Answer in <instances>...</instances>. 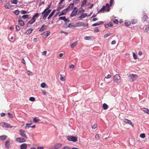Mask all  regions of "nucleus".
<instances>
[{"label": "nucleus", "mask_w": 149, "mask_h": 149, "mask_svg": "<svg viewBox=\"0 0 149 149\" xmlns=\"http://www.w3.org/2000/svg\"><path fill=\"white\" fill-rule=\"evenodd\" d=\"M110 9L109 7V5L108 3H107L106 4L105 6H103L102 8L100 9L97 13L102 12H104V11L106 10L107 12H109L110 10Z\"/></svg>", "instance_id": "nucleus-2"}, {"label": "nucleus", "mask_w": 149, "mask_h": 149, "mask_svg": "<svg viewBox=\"0 0 149 149\" xmlns=\"http://www.w3.org/2000/svg\"><path fill=\"white\" fill-rule=\"evenodd\" d=\"M103 108L104 110L107 109L108 108V106L105 103L103 104L102 105Z\"/></svg>", "instance_id": "nucleus-24"}, {"label": "nucleus", "mask_w": 149, "mask_h": 149, "mask_svg": "<svg viewBox=\"0 0 149 149\" xmlns=\"http://www.w3.org/2000/svg\"><path fill=\"white\" fill-rule=\"evenodd\" d=\"M7 138V136L6 135H2L0 136V140H5Z\"/></svg>", "instance_id": "nucleus-25"}, {"label": "nucleus", "mask_w": 149, "mask_h": 149, "mask_svg": "<svg viewBox=\"0 0 149 149\" xmlns=\"http://www.w3.org/2000/svg\"><path fill=\"white\" fill-rule=\"evenodd\" d=\"M39 16L38 13H36L32 17L31 19L28 21L27 24V27H30L31 25L35 22L36 20V18H38Z\"/></svg>", "instance_id": "nucleus-1"}, {"label": "nucleus", "mask_w": 149, "mask_h": 149, "mask_svg": "<svg viewBox=\"0 0 149 149\" xmlns=\"http://www.w3.org/2000/svg\"><path fill=\"white\" fill-rule=\"evenodd\" d=\"M141 109L145 113L149 114V110L148 109L145 108H141Z\"/></svg>", "instance_id": "nucleus-15"}, {"label": "nucleus", "mask_w": 149, "mask_h": 149, "mask_svg": "<svg viewBox=\"0 0 149 149\" xmlns=\"http://www.w3.org/2000/svg\"><path fill=\"white\" fill-rule=\"evenodd\" d=\"M148 18V17H147V15L146 14H144V16L142 18V20L144 22L146 21Z\"/></svg>", "instance_id": "nucleus-23"}, {"label": "nucleus", "mask_w": 149, "mask_h": 149, "mask_svg": "<svg viewBox=\"0 0 149 149\" xmlns=\"http://www.w3.org/2000/svg\"><path fill=\"white\" fill-rule=\"evenodd\" d=\"M125 24L126 26H130L131 25V23L130 22H125Z\"/></svg>", "instance_id": "nucleus-35"}, {"label": "nucleus", "mask_w": 149, "mask_h": 149, "mask_svg": "<svg viewBox=\"0 0 149 149\" xmlns=\"http://www.w3.org/2000/svg\"><path fill=\"white\" fill-rule=\"evenodd\" d=\"M59 19L63 20L65 22L67 20V19L66 18V17L65 16L59 17Z\"/></svg>", "instance_id": "nucleus-31"}, {"label": "nucleus", "mask_w": 149, "mask_h": 149, "mask_svg": "<svg viewBox=\"0 0 149 149\" xmlns=\"http://www.w3.org/2000/svg\"><path fill=\"white\" fill-rule=\"evenodd\" d=\"M62 149H70V148L68 146H65L62 148Z\"/></svg>", "instance_id": "nucleus-56"}, {"label": "nucleus", "mask_w": 149, "mask_h": 149, "mask_svg": "<svg viewBox=\"0 0 149 149\" xmlns=\"http://www.w3.org/2000/svg\"><path fill=\"white\" fill-rule=\"evenodd\" d=\"M114 0H110V3H109V5L110 6H111L113 3V2H114Z\"/></svg>", "instance_id": "nucleus-58"}, {"label": "nucleus", "mask_w": 149, "mask_h": 149, "mask_svg": "<svg viewBox=\"0 0 149 149\" xmlns=\"http://www.w3.org/2000/svg\"><path fill=\"white\" fill-rule=\"evenodd\" d=\"M5 146L6 148H10V144L9 143V141H6L5 143Z\"/></svg>", "instance_id": "nucleus-20"}, {"label": "nucleus", "mask_w": 149, "mask_h": 149, "mask_svg": "<svg viewBox=\"0 0 149 149\" xmlns=\"http://www.w3.org/2000/svg\"><path fill=\"white\" fill-rule=\"evenodd\" d=\"M144 31L146 32L149 31V25H146L145 26Z\"/></svg>", "instance_id": "nucleus-27"}, {"label": "nucleus", "mask_w": 149, "mask_h": 149, "mask_svg": "<svg viewBox=\"0 0 149 149\" xmlns=\"http://www.w3.org/2000/svg\"><path fill=\"white\" fill-rule=\"evenodd\" d=\"M60 5L58 7V8H57L56 10L57 11H59L61 10L62 8H63L64 7V5Z\"/></svg>", "instance_id": "nucleus-26"}, {"label": "nucleus", "mask_w": 149, "mask_h": 149, "mask_svg": "<svg viewBox=\"0 0 149 149\" xmlns=\"http://www.w3.org/2000/svg\"><path fill=\"white\" fill-rule=\"evenodd\" d=\"M41 86L43 88H44L46 86H47V87H48L47 86L45 82H43L41 83Z\"/></svg>", "instance_id": "nucleus-32"}, {"label": "nucleus", "mask_w": 149, "mask_h": 149, "mask_svg": "<svg viewBox=\"0 0 149 149\" xmlns=\"http://www.w3.org/2000/svg\"><path fill=\"white\" fill-rule=\"evenodd\" d=\"M103 22L102 21H100V22H98L97 23L94 24H92V26H98L102 24H103Z\"/></svg>", "instance_id": "nucleus-19"}, {"label": "nucleus", "mask_w": 149, "mask_h": 149, "mask_svg": "<svg viewBox=\"0 0 149 149\" xmlns=\"http://www.w3.org/2000/svg\"><path fill=\"white\" fill-rule=\"evenodd\" d=\"M2 123L4 124V125L3 126L4 127H5L8 128H11L12 127L8 123Z\"/></svg>", "instance_id": "nucleus-21"}, {"label": "nucleus", "mask_w": 149, "mask_h": 149, "mask_svg": "<svg viewBox=\"0 0 149 149\" xmlns=\"http://www.w3.org/2000/svg\"><path fill=\"white\" fill-rule=\"evenodd\" d=\"M91 36H85L84 37V39L86 40H89L91 39Z\"/></svg>", "instance_id": "nucleus-53"}, {"label": "nucleus", "mask_w": 149, "mask_h": 149, "mask_svg": "<svg viewBox=\"0 0 149 149\" xmlns=\"http://www.w3.org/2000/svg\"><path fill=\"white\" fill-rule=\"evenodd\" d=\"M16 141L20 143H22L25 142L26 140L24 138L19 137L16 139Z\"/></svg>", "instance_id": "nucleus-9"}, {"label": "nucleus", "mask_w": 149, "mask_h": 149, "mask_svg": "<svg viewBox=\"0 0 149 149\" xmlns=\"http://www.w3.org/2000/svg\"><path fill=\"white\" fill-rule=\"evenodd\" d=\"M29 100L31 101H35V98L33 97H31L29 98Z\"/></svg>", "instance_id": "nucleus-47"}, {"label": "nucleus", "mask_w": 149, "mask_h": 149, "mask_svg": "<svg viewBox=\"0 0 149 149\" xmlns=\"http://www.w3.org/2000/svg\"><path fill=\"white\" fill-rule=\"evenodd\" d=\"M56 10L54 9V10L52 11L51 12V13L49 15V16L47 17L48 19H49L54 15V14L55 13Z\"/></svg>", "instance_id": "nucleus-16"}, {"label": "nucleus", "mask_w": 149, "mask_h": 149, "mask_svg": "<svg viewBox=\"0 0 149 149\" xmlns=\"http://www.w3.org/2000/svg\"><path fill=\"white\" fill-rule=\"evenodd\" d=\"M112 34V33H107L104 35V38H106L107 37H108L109 36H110Z\"/></svg>", "instance_id": "nucleus-41"}, {"label": "nucleus", "mask_w": 149, "mask_h": 149, "mask_svg": "<svg viewBox=\"0 0 149 149\" xmlns=\"http://www.w3.org/2000/svg\"><path fill=\"white\" fill-rule=\"evenodd\" d=\"M21 12L22 14H26L28 13V12L26 10H22L21 11Z\"/></svg>", "instance_id": "nucleus-55"}, {"label": "nucleus", "mask_w": 149, "mask_h": 149, "mask_svg": "<svg viewBox=\"0 0 149 149\" xmlns=\"http://www.w3.org/2000/svg\"><path fill=\"white\" fill-rule=\"evenodd\" d=\"M60 79L62 81H63L65 80V77H63L61 74L60 75Z\"/></svg>", "instance_id": "nucleus-42"}, {"label": "nucleus", "mask_w": 149, "mask_h": 149, "mask_svg": "<svg viewBox=\"0 0 149 149\" xmlns=\"http://www.w3.org/2000/svg\"><path fill=\"white\" fill-rule=\"evenodd\" d=\"M27 147V145L26 143H23L20 146L21 149H26Z\"/></svg>", "instance_id": "nucleus-14"}, {"label": "nucleus", "mask_w": 149, "mask_h": 149, "mask_svg": "<svg viewBox=\"0 0 149 149\" xmlns=\"http://www.w3.org/2000/svg\"><path fill=\"white\" fill-rule=\"evenodd\" d=\"M76 26H75L79 27L81 26H83L85 24L82 22H78L76 23Z\"/></svg>", "instance_id": "nucleus-10"}, {"label": "nucleus", "mask_w": 149, "mask_h": 149, "mask_svg": "<svg viewBox=\"0 0 149 149\" xmlns=\"http://www.w3.org/2000/svg\"><path fill=\"white\" fill-rule=\"evenodd\" d=\"M15 29L17 31H19L20 29V27L18 25H16L15 26Z\"/></svg>", "instance_id": "nucleus-46"}, {"label": "nucleus", "mask_w": 149, "mask_h": 149, "mask_svg": "<svg viewBox=\"0 0 149 149\" xmlns=\"http://www.w3.org/2000/svg\"><path fill=\"white\" fill-rule=\"evenodd\" d=\"M22 17L24 19H29L30 18L29 17V15H24L22 16Z\"/></svg>", "instance_id": "nucleus-28"}, {"label": "nucleus", "mask_w": 149, "mask_h": 149, "mask_svg": "<svg viewBox=\"0 0 149 149\" xmlns=\"http://www.w3.org/2000/svg\"><path fill=\"white\" fill-rule=\"evenodd\" d=\"M27 72V74L29 75H33L32 72L29 70H28Z\"/></svg>", "instance_id": "nucleus-48"}, {"label": "nucleus", "mask_w": 149, "mask_h": 149, "mask_svg": "<svg viewBox=\"0 0 149 149\" xmlns=\"http://www.w3.org/2000/svg\"><path fill=\"white\" fill-rule=\"evenodd\" d=\"M131 22L132 24H135L137 22V19H132Z\"/></svg>", "instance_id": "nucleus-30"}, {"label": "nucleus", "mask_w": 149, "mask_h": 149, "mask_svg": "<svg viewBox=\"0 0 149 149\" xmlns=\"http://www.w3.org/2000/svg\"><path fill=\"white\" fill-rule=\"evenodd\" d=\"M40 121V119L38 118H35L33 120V122L34 123H36Z\"/></svg>", "instance_id": "nucleus-36"}, {"label": "nucleus", "mask_w": 149, "mask_h": 149, "mask_svg": "<svg viewBox=\"0 0 149 149\" xmlns=\"http://www.w3.org/2000/svg\"><path fill=\"white\" fill-rule=\"evenodd\" d=\"M111 75L109 74H108L107 76L105 77V78L106 79H109L111 77Z\"/></svg>", "instance_id": "nucleus-59"}, {"label": "nucleus", "mask_w": 149, "mask_h": 149, "mask_svg": "<svg viewBox=\"0 0 149 149\" xmlns=\"http://www.w3.org/2000/svg\"><path fill=\"white\" fill-rule=\"evenodd\" d=\"M78 11V10H77L76 11H75L74 10H73L70 15V16L71 17H72L75 16L77 14Z\"/></svg>", "instance_id": "nucleus-11"}, {"label": "nucleus", "mask_w": 149, "mask_h": 149, "mask_svg": "<svg viewBox=\"0 0 149 149\" xmlns=\"http://www.w3.org/2000/svg\"><path fill=\"white\" fill-rule=\"evenodd\" d=\"M33 31V29L32 28H30L26 31L24 33V34L25 35L29 34L31 33Z\"/></svg>", "instance_id": "nucleus-13"}, {"label": "nucleus", "mask_w": 149, "mask_h": 149, "mask_svg": "<svg viewBox=\"0 0 149 149\" xmlns=\"http://www.w3.org/2000/svg\"><path fill=\"white\" fill-rule=\"evenodd\" d=\"M133 58L134 59L136 60L137 59V56L135 53H134L133 54Z\"/></svg>", "instance_id": "nucleus-50"}, {"label": "nucleus", "mask_w": 149, "mask_h": 149, "mask_svg": "<svg viewBox=\"0 0 149 149\" xmlns=\"http://www.w3.org/2000/svg\"><path fill=\"white\" fill-rule=\"evenodd\" d=\"M97 125L96 124H94L92 126V128L93 129H95L97 128Z\"/></svg>", "instance_id": "nucleus-43"}, {"label": "nucleus", "mask_w": 149, "mask_h": 149, "mask_svg": "<svg viewBox=\"0 0 149 149\" xmlns=\"http://www.w3.org/2000/svg\"><path fill=\"white\" fill-rule=\"evenodd\" d=\"M74 6V5L73 3H70L69 4V6H68L67 8L68 10H70L71 9H72L73 8Z\"/></svg>", "instance_id": "nucleus-22"}, {"label": "nucleus", "mask_w": 149, "mask_h": 149, "mask_svg": "<svg viewBox=\"0 0 149 149\" xmlns=\"http://www.w3.org/2000/svg\"><path fill=\"white\" fill-rule=\"evenodd\" d=\"M80 0H74L73 1V3L74 4H77L80 2Z\"/></svg>", "instance_id": "nucleus-37"}, {"label": "nucleus", "mask_w": 149, "mask_h": 149, "mask_svg": "<svg viewBox=\"0 0 149 149\" xmlns=\"http://www.w3.org/2000/svg\"><path fill=\"white\" fill-rule=\"evenodd\" d=\"M18 0H13L11 1V3L14 4H17L18 2Z\"/></svg>", "instance_id": "nucleus-39"}, {"label": "nucleus", "mask_w": 149, "mask_h": 149, "mask_svg": "<svg viewBox=\"0 0 149 149\" xmlns=\"http://www.w3.org/2000/svg\"><path fill=\"white\" fill-rule=\"evenodd\" d=\"M68 140L70 141L75 142L77 140V137L73 136H68L67 137Z\"/></svg>", "instance_id": "nucleus-3"}, {"label": "nucleus", "mask_w": 149, "mask_h": 149, "mask_svg": "<svg viewBox=\"0 0 149 149\" xmlns=\"http://www.w3.org/2000/svg\"><path fill=\"white\" fill-rule=\"evenodd\" d=\"M55 146L56 148H57V149H58L61 147L62 145L60 143H58L57 144H56Z\"/></svg>", "instance_id": "nucleus-34"}, {"label": "nucleus", "mask_w": 149, "mask_h": 149, "mask_svg": "<svg viewBox=\"0 0 149 149\" xmlns=\"http://www.w3.org/2000/svg\"><path fill=\"white\" fill-rule=\"evenodd\" d=\"M68 10H69L68 9L66 8L63 10L62 12L63 13V14H65L67 13Z\"/></svg>", "instance_id": "nucleus-40"}, {"label": "nucleus", "mask_w": 149, "mask_h": 149, "mask_svg": "<svg viewBox=\"0 0 149 149\" xmlns=\"http://www.w3.org/2000/svg\"><path fill=\"white\" fill-rule=\"evenodd\" d=\"M109 27H112L113 26V24L111 23H109L108 24Z\"/></svg>", "instance_id": "nucleus-63"}, {"label": "nucleus", "mask_w": 149, "mask_h": 149, "mask_svg": "<svg viewBox=\"0 0 149 149\" xmlns=\"http://www.w3.org/2000/svg\"><path fill=\"white\" fill-rule=\"evenodd\" d=\"M100 139V136L98 134H97L95 136V139L96 140H99Z\"/></svg>", "instance_id": "nucleus-51"}, {"label": "nucleus", "mask_w": 149, "mask_h": 149, "mask_svg": "<svg viewBox=\"0 0 149 149\" xmlns=\"http://www.w3.org/2000/svg\"><path fill=\"white\" fill-rule=\"evenodd\" d=\"M19 134L22 137L26 139L27 138V137L26 135L25 131L24 130L22 129H20L19 131Z\"/></svg>", "instance_id": "nucleus-7"}, {"label": "nucleus", "mask_w": 149, "mask_h": 149, "mask_svg": "<svg viewBox=\"0 0 149 149\" xmlns=\"http://www.w3.org/2000/svg\"><path fill=\"white\" fill-rule=\"evenodd\" d=\"M18 23L19 25L22 26H23L24 25V23L22 19H19Z\"/></svg>", "instance_id": "nucleus-17"}, {"label": "nucleus", "mask_w": 149, "mask_h": 149, "mask_svg": "<svg viewBox=\"0 0 149 149\" xmlns=\"http://www.w3.org/2000/svg\"><path fill=\"white\" fill-rule=\"evenodd\" d=\"M140 137L142 138H144L146 137L145 134L144 133L141 134L140 135Z\"/></svg>", "instance_id": "nucleus-44"}, {"label": "nucleus", "mask_w": 149, "mask_h": 149, "mask_svg": "<svg viewBox=\"0 0 149 149\" xmlns=\"http://www.w3.org/2000/svg\"><path fill=\"white\" fill-rule=\"evenodd\" d=\"M42 92L43 95H46L47 92L45 90H42Z\"/></svg>", "instance_id": "nucleus-61"}, {"label": "nucleus", "mask_w": 149, "mask_h": 149, "mask_svg": "<svg viewBox=\"0 0 149 149\" xmlns=\"http://www.w3.org/2000/svg\"><path fill=\"white\" fill-rule=\"evenodd\" d=\"M122 120L124 123H127L128 124H129L130 125H131L132 127H133V125L132 123L130 120L126 118L123 119Z\"/></svg>", "instance_id": "nucleus-8"}, {"label": "nucleus", "mask_w": 149, "mask_h": 149, "mask_svg": "<svg viewBox=\"0 0 149 149\" xmlns=\"http://www.w3.org/2000/svg\"><path fill=\"white\" fill-rule=\"evenodd\" d=\"M81 15L83 18H84L87 16V14L86 13H82Z\"/></svg>", "instance_id": "nucleus-45"}, {"label": "nucleus", "mask_w": 149, "mask_h": 149, "mask_svg": "<svg viewBox=\"0 0 149 149\" xmlns=\"http://www.w3.org/2000/svg\"><path fill=\"white\" fill-rule=\"evenodd\" d=\"M87 1V0H83L82 2L81 6L82 7L85 5Z\"/></svg>", "instance_id": "nucleus-38"}, {"label": "nucleus", "mask_w": 149, "mask_h": 149, "mask_svg": "<svg viewBox=\"0 0 149 149\" xmlns=\"http://www.w3.org/2000/svg\"><path fill=\"white\" fill-rule=\"evenodd\" d=\"M50 34V32L49 31H47L46 32H44L42 34H44V38H46Z\"/></svg>", "instance_id": "nucleus-18"}, {"label": "nucleus", "mask_w": 149, "mask_h": 149, "mask_svg": "<svg viewBox=\"0 0 149 149\" xmlns=\"http://www.w3.org/2000/svg\"><path fill=\"white\" fill-rule=\"evenodd\" d=\"M8 116L10 118H13V115L10 113H8Z\"/></svg>", "instance_id": "nucleus-60"}, {"label": "nucleus", "mask_w": 149, "mask_h": 149, "mask_svg": "<svg viewBox=\"0 0 149 149\" xmlns=\"http://www.w3.org/2000/svg\"><path fill=\"white\" fill-rule=\"evenodd\" d=\"M47 28V26L44 24L42 25L41 26V27L39 31L40 32L42 31L45 30Z\"/></svg>", "instance_id": "nucleus-12"}, {"label": "nucleus", "mask_w": 149, "mask_h": 149, "mask_svg": "<svg viewBox=\"0 0 149 149\" xmlns=\"http://www.w3.org/2000/svg\"><path fill=\"white\" fill-rule=\"evenodd\" d=\"M114 81L116 83L120 82V77L119 74H116L113 77Z\"/></svg>", "instance_id": "nucleus-5"}, {"label": "nucleus", "mask_w": 149, "mask_h": 149, "mask_svg": "<svg viewBox=\"0 0 149 149\" xmlns=\"http://www.w3.org/2000/svg\"><path fill=\"white\" fill-rule=\"evenodd\" d=\"M113 22L115 24H117L118 23V20L117 19H115L113 21Z\"/></svg>", "instance_id": "nucleus-57"}, {"label": "nucleus", "mask_w": 149, "mask_h": 149, "mask_svg": "<svg viewBox=\"0 0 149 149\" xmlns=\"http://www.w3.org/2000/svg\"><path fill=\"white\" fill-rule=\"evenodd\" d=\"M51 5V4L49 5H48L47 7L44 10L45 12V11H46V10H49V9L50 8Z\"/></svg>", "instance_id": "nucleus-54"}, {"label": "nucleus", "mask_w": 149, "mask_h": 149, "mask_svg": "<svg viewBox=\"0 0 149 149\" xmlns=\"http://www.w3.org/2000/svg\"><path fill=\"white\" fill-rule=\"evenodd\" d=\"M77 44V42H73L71 45V47L72 48H73L75 47Z\"/></svg>", "instance_id": "nucleus-33"}, {"label": "nucleus", "mask_w": 149, "mask_h": 149, "mask_svg": "<svg viewBox=\"0 0 149 149\" xmlns=\"http://www.w3.org/2000/svg\"><path fill=\"white\" fill-rule=\"evenodd\" d=\"M32 124V121L31 120L30 123H26V125L27 126L26 127V128L28 127V126H30L29 125H31Z\"/></svg>", "instance_id": "nucleus-52"}, {"label": "nucleus", "mask_w": 149, "mask_h": 149, "mask_svg": "<svg viewBox=\"0 0 149 149\" xmlns=\"http://www.w3.org/2000/svg\"><path fill=\"white\" fill-rule=\"evenodd\" d=\"M51 9L46 10L45 12L44 10L42 12V14L43 15V19H45L51 12Z\"/></svg>", "instance_id": "nucleus-4"}, {"label": "nucleus", "mask_w": 149, "mask_h": 149, "mask_svg": "<svg viewBox=\"0 0 149 149\" xmlns=\"http://www.w3.org/2000/svg\"><path fill=\"white\" fill-rule=\"evenodd\" d=\"M14 13L17 15H18L19 14V11L18 10H16L14 11Z\"/></svg>", "instance_id": "nucleus-49"}, {"label": "nucleus", "mask_w": 149, "mask_h": 149, "mask_svg": "<svg viewBox=\"0 0 149 149\" xmlns=\"http://www.w3.org/2000/svg\"><path fill=\"white\" fill-rule=\"evenodd\" d=\"M72 24L71 23L69 24V25H68L67 27H70L71 28L73 26L72 25Z\"/></svg>", "instance_id": "nucleus-64"}, {"label": "nucleus", "mask_w": 149, "mask_h": 149, "mask_svg": "<svg viewBox=\"0 0 149 149\" xmlns=\"http://www.w3.org/2000/svg\"><path fill=\"white\" fill-rule=\"evenodd\" d=\"M94 31L95 32H97L99 31V30L97 27H96L95 28V29L94 30Z\"/></svg>", "instance_id": "nucleus-62"}, {"label": "nucleus", "mask_w": 149, "mask_h": 149, "mask_svg": "<svg viewBox=\"0 0 149 149\" xmlns=\"http://www.w3.org/2000/svg\"><path fill=\"white\" fill-rule=\"evenodd\" d=\"M4 7L6 9H9L10 8V6L8 3H7L4 5Z\"/></svg>", "instance_id": "nucleus-29"}, {"label": "nucleus", "mask_w": 149, "mask_h": 149, "mask_svg": "<svg viewBox=\"0 0 149 149\" xmlns=\"http://www.w3.org/2000/svg\"><path fill=\"white\" fill-rule=\"evenodd\" d=\"M129 77H130V80L132 82L136 80L137 78V76L135 74H132L129 75Z\"/></svg>", "instance_id": "nucleus-6"}]
</instances>
